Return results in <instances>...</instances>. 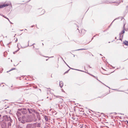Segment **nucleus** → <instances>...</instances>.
Returning <instances> with one entry per match:
<instances>
[{"instance_id":"1","label":"nucleus","mask_w":128,"mask_h":128,"mask_svg":"<svg viewBox=\"0 0 128 128\" xmlns=\"http://www.w3.org/2000/svg\"><path fill=\"white\" fill-rule=\"evenodd\" d=\"M9 5V4H3L2 5H1L0 6V8H4V7L7 6H8Z\"/></svg>"},{"instance_id":"2","label":"nucleus","mask_w":128,"mask_h":128,"mask_svg":"<svg viewBox=\"0 0 128 128\" xmlns=\"http://www.w3.org/2000/svg\"><path fill=\"white\" fill-rule=\"evenodd\" d=\"M59 84L60 87L61 88H62L63 86V82L62 81L60 82Z\"/></svg>"},{"instance_id":"3","label":"nucleus","mask_w":128,"mask_h":128,"mask_svg":"<svg viewBox=\"0 0 128 128\" xmlns=\"http://www.w3.org/2000/svg\"><path fill=\"white\" fill-rule=\"evenodd\" d=\"M120 35V39L123 38V35L121 33H120L119 34Z\"/></svg>"},{"instance_id":"4","label":"nucleus","mask_w":128,"mask_h":128,"mask_svg":"<svg viewBox=\"0 0 128 128\" xmlns=\"http://www.w3.org/2000/svg\"><path fill=\"white\" fill-rule=\"evenodd\" d=\"M124 43L125 45L128 46V42L125 41L124 42Z\"/></svg>"},{"instance_id":"5","label":"nucleus","mask_w":128,"mask_h":128,"mask_svg":"<svg viewBox=\"0 0 128 128\" xmlns=\"http://www.w3.org/2000/svg\"><path fill=\"white\" fill-rule=\"evenodd\" d=\"M31 120H28L27 119V120H26V121L27 122H30Z\"/></svg>"},{"instance_id":"6","label":"nucleus","mask_w":128,"mask_h":128,"mask_svg":"<svg viewBox=\"0 0 128 128\" xmlns=\"http://www.w3.org/2000/svg\"><path fill=\"white\" fill-rule=\"evenodd\" d=\"M124 30H122V32H120V33H122V34H124Z\"/></svg>"},{"instance_id":"7","label":"nucleus","mask_w":128,"mask_h":128,"mask_svg":"<svg viewBox=\"0 0 128 128\" xmlns=\"http://www.w3.org/2000/svg\"><path fill=\"white\" fill-rule=\"evenodd\" d=\"M40 124H37V126L38 127H40Z\"/></svg>"},{"instance_id":"8","label":"nucleus","mask_w":128,"mask_h":128,"mask_svg":"<svg viewBox=\"0 0 128 128\" xmlns=\"http://www.w3.org/2000/svg\"><path fill=\"white\" fill-rule=\"evenodd\" d=\"M3 16L4 17V18H6V19H7L10 22V20H9V19H8V18H7L6 17H5V16Z\"/></svg>"},{"instance_id":"9","label":"nucleus","mask_w":128,"mask_h":128,"mask_svg":"<svg viewBox=\"0 0 128 128\" xmlns=\"http://www.w3.org/2000/svg\"><path fill=\"white\" fill-rule=\"evenodd\" d=\"M8 126H10L11 125V124L10 122H8Z\"/></svg>"},{"instance_id":"10","label":"nucleus","mask_w":128,"mask_h":128,"mask_svg":"<svg viewBox=\"0 0 128 128\" xmlns=\"http://www.w3.org/2000/svg\"><path fill=\"white\" fill-rule=\"evenodd\" d=\"M69 70H68L67 71H66V72H65V73H64V74H66V73H68V72Z\"/></svg>"},{"instance_id":"11","label":"nucleus","mask_w":128,"mask_h":128,"mask_svg":"<svg viewBox=\"0 0 128 128\" xmlns=\"http://www.w3.org/2000/svg\"><path fill=\"white\" fill-rule=\"evenodd\" d=\"M14 69H15V68H12L10 70H14Z\"/></svg>"},{"instance_id":"12","label":"nucleus","mask_w":128,"mask_h":128,"mask_svg":"<svg viewBox=\"0 0 128 128\" xmlns=\"http://www.w3.org/2000/svg\"><path fill=\"white\" fill-rule=\"evenodd\" d=\"M84 49H78V50H84Z\"/></svg>"},{"instance_id":"13","label":"nucleus","mask_w":128,"mask_h":128,"mask_svg":"<svg viewBox=\"0 0 128 128\" xmlns=\"http://www.w3.org/2000/svg\"><path fill=\"white\" fill-rule=\"evenodd\" d=\"M42 11L43 12H44V10H42Z\"/></svg>"},{"instance_id":"14","label":"nucleus","mask_w":128,"mask_h":128,"mask_svg":"<svg viewBox=\"0 0 128 128\" xmlns=\"http://www.w3.org/2000/svg\"><path fill=\"white\" fill-rule=\"evenodd\" d=\"M127 123L128 124V121H127Z\"/></svg>"},{"instance_id":"15","label":"nucleus","mask_w":128,"mask_h":128,"mask_svg":"<svg viewBox=\"0 0 128 128\" xmlns=\"http://www.w3.org/2000/svg\"><path fill=\"white\" fill-rule=\"evenodd\" d=\"M1 116V115H0V117Z\"/></svg>"},{"instance_id":"16","label":"nucleus","mask_w":128,"mask_h":128,"mask_svg":"<svg viewBox=\"0 0 128 128\" xmlns=\"http://www.w3.org/2000/svg\"><path fill=\"white\" fill-rule=\"evenodd\" d=\"M93 76V77H95L94 76Z\"/></svg>"},{"instance_id":"17","label":"nucleus","mask_w":128,"mask_h":128,"mask_svg":"<svg viewBox=\"0 0 128 128\" xmlns=\"http://www.w3.org/2000/svg\"><path fill=\"white\" fill-rule=\"evenodd\" d=\"M67 65V66H68V67H69V66H68V65Z\"/></svg>"}]
</instances>
